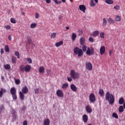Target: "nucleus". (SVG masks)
<instances>
[{
	"label": "nucleus",
	"mask_w": 125,
	"mask_h": 125,
	"mask_svg": "<svg viewBox=\"0 0 125 125\" xmlns=\"http://www.w3.org/2000/svg\"><path fill=\"white\" fill-rule=\"evenodd\" d=\"M95 4L94 3V1H93V0H91L90 1V6H91V7H94V6H95Z\"/></svg>",
	"instance_id": "473e14b6"
},
{
	"label": "nucleus",
	"mask_w": 125,
	"mask_h": 125,
	"mask_svg": "<svg viewBox=\"0 0 125 125\" xmlns=\"http://www.w3.org/2000/svg\"><path fill=\"white\" fill-rule=\"evenodd\" d=\"M5 52H8L9 51V47L7 45L5 46Z\"/></svg>",
	"instance_id": "58836bf2"
},
{
	"label": "nucleus",
	"mask_w": 125,
	"mask_h": 125,
	"mask_svg": "<svg viewBox=\"0 0 125 125\" xmlns=\"http://www.w3.org/2000/svg\"><path fill=\"white\" fill-rule=\"evenodd\" d=\"M56 38V33L54 32L51 34V39H55Z\"/></svg>",
	"instance_id": "c756f323"
},
{
	"label": "nucleus",
	"mask_w": 125,
	"mask_h": 125,
	"mask_svg": "<svg viewBox=\"0 0 125 125\" xmlns=\"http://www.w3.org/2000/svg\"><path fill=\"white\" fill-rule=\"evenodd\" d=\"M71 38L73 42H75V41H76V39L77 38V34H76V33H72Z\"/></svg>",
	"instance_id": "4be33fe9"
},
{
	"label": "nucleus",
	"mask_w": 125,
	"mask_h": 125,
	"mask_svg": "<svg viewBox=\"0 0 125 125\" xmlns=\"http://www.w3.org/2000/svg\"><path fill=\"white\" fill-rule=\"evenodd\" d=\"M105 46H103L100 47V52L101 55H103V54L105 53Z\"/></svg>",
	"instance_id": "9d476101"
},
{
	"label": "nucleus",
	"mask_w": 125,
	"mask_h": 125,
	"mask_svg": "<svg viewBox=\"0 0 125 125\" xmlns=\"http://www.w3.org/2000/svg\"><path fill=\"white\" fill-rule=\"evenodd\" d=\"M31 68V65L27 64L25 66L24 71H25V72H30Z\"/></svg>",
	"instance_id": "ddd939ff"
},
{
	"label": "nucleus",
	"mask_w": 125,
	"mask_h": 125,
	"mask_svg": "<svg viewBox=\"0 0 125 125\" xmlns=\"http://www.w3.org/2000/svg\"><path fill=\"white\" fill-rule=\"evenodd\" d=\"M89 100L90 103H95V101H96L95 95H94L93 93H91L89 96Z\"/></svg>",
	"instance_id": "20e7f679"
},
{
	"label": "nucleus",
	"mask_w": 125,
	"mask_h": 125,
	"mask_svg": "<svg viewBox=\"0 0 125 125\" xmlns=\"http://www.w3.org/2000/svg\"><path fill=\"white\" fill-rule=\"evenodd\" d=\"M80 44H81V45H84V43L85 42V40L84 39V38L83 37H82L80 38Z\"/></svg>",
	"instance_id": "f3484780"
},
{
	"label": "nucleus",
	"mask_w": 125,
	"mask_h": 125,
	"mask_svg": "<svg viewBox=\"0 0 125 125\" xmlns=\"http://www.w3.org/2000/svg\"><path fill=\"white\" fill-rule=\"evenodd\" d=\"M5 28L7 30H10V29H11V26H10V25H6L5 26Z\"/></svg>",
	"instance_id": "de8ad7c7"
},
{
	"label": "nucleus",
	"mask_w": 125,
	"mask_h": 125,
	"mask_svg": "<svg viewBox=\"0 0 125 125\" xmlns=\"http://www.w3.org/2000/svg\"><path fill=\"white\" fill-rule=\"evenodd\" d=\"M56 94L59 97H63V96H64V93H63V92L60 89H58L56 91Z\"/></svg>",
	"instance_id": "1a4fd4ad"
},
{
	"label": "nucleus",
	"mask_w": 125,
	"mask_h": 125,
	"mask_svg": "<svg viewBox=\"0 0 125 125\" xmlns=\"http://www.w3.org/2000/svg\"><path fill=\"white\" fill-rule=\"evenodd\" d=\"M20 94V98L21 100H24L25 99V95H24V93L21 91L19 92Z\"/></svg>",
	"instance_id": "2eb2a0df"
},
{
	"label": "nucleus",
	"mask_w": 125,
	"mask_h": 125,
	"mask_svg": "<svg viewBox=\"0 0 125 125\" xmlns=\"http://www.w3.org/2000/svg\"><path fill=\"white\" fill-rule=\"evenodd\" d=\"M89 41L90 42H94V39H93V38H92V37H90L89 38Z\"/></svg>",
	"instance_id": "3c124183"
},
{
	"label": "nucleus",
	"mask_w": 125,
	"mask_h": 125,
	"mask_svg": "<svg viewBox=\"0 0 125 125\" xmlns=\"http://www.w3.org/2000/svg\"><path fill=\"white\" fill-rule=\"evenodd\" d=\"M70 75L73 80H76V79H79V78H80V73H79V72H76L74 70H71L70 71Z\"/></svg>",
	"instance_id": "7ed1b4c3"
},
{
	"label": "nucleus",
	"mask_w": 125,
	"mask_h": 125,
	"mask_svg": "<svg viewBox=\"0 0 125 125\" xmlns=\"http://www.w3.org/2000/svg\"><path fill=\"white\" fill-rule=\"evenodd\" d=\"M70 88H71V89L72 90V91H74V92H76L77 91V90H78L77 87L74 84H71L70 85Z\"/></svg>",
	"instance_id": "f8f14e48"
},
{
	"label": "nucleus",
	"mask_w": 125,
	"mask_h": 125,
	"mask_svg": "<svg viewBox=\"0 0 125 125\" xmlns=\"http://www.w3.org/2000/svg\"><path fill=\"white\" fill-rule=\"evenodd\" d=\"M28 125V122H27V121H24L23 122V125Z\"/></svg>",
	"instance_id": "4d7b16f0"
},
{
	"label": "nucleus",
	"mask_w": 125,
	"mask_h": 125,
	"mask_svg": "<svg viewBox=\"0 0 125 125\" xmlns=\"http://www.w3.org/2000/svg\"><path fill=\"white\" fill-rule=\"evenodd\" d=\"M37 23H32L30 25V27L31 29H35L37 27Z\"/></svg>",
	"instance_id": "cd10ccee"
},
{
	"label": "nucleus",
	"mask_w": 125,
	"mask_h": 125,
	"mask_svg": "<svg viewBox=\"0 0 125 125\" xmlns=\"http://www.w3.org/2000/svg\"><path fill=\"white\" fill-rule=\"evenodd\" d=\"M12 95L13 99L14 100H16L17 99V95H16V94H14Z\"/></svg>",
	"instance_id": "c03bdc74"
},
{
	"label": "nucleus",
	"mask_w": 125,
	"mask_h": 125,
	"mask_svg": "<svg viewBox=\"0 0 125 125\" xmlns=\"http://www.w3.org/2000/svg\"><path fill=\"white\" fill-rule=\"evenodd\" d=\"M0 91H1V92H2L3 94L6 93L7 92V90H6V89H4L3 88H1Z\"/></svg>",
	"instance_id": "37998d69"
},
{
	"label": "nucleus",
	"mask_w": 125,
	"mask_h": 125,
	"mask_svg": "<svg viewBox=\"0 0 125 125\" xmlns=\"http://www.w3.org/2000/svg\"><path fill=\"white\" fill-rule=\"evenodd\" d=\"M124 102H125V100H124V98H121L119 100V104L120 105H123L124 104Z\"/></svg>",
	"instance_id": "a878e982"
},
{
	"label": "nucleus",
	"mask_w": 125,
	"mask_h": 125,
	"mask_svg": "<svg viewBox=\"0 0 125 125\" xmlns=\"http://www.w3.org/2000/svg\"><path fill=\"white\" fill-rule=\"evenodd\" d=\"M4 108V106L3 105H1L0 106V109L1 110H3Z\"/></svg>",
	"instance_id": "680f3d73"
},
{
	"label": "nucleus",
	"mask_w": 125,
	"mask_h": 125,
	"mask_svg": "<svg viewBox=\"0 0 125 125\" xmlns=\"http://www.w3.org/2000/svg\"><path fill=\"white\" fill-rule=\"evenodd\" d=\"M39 17H40V15L39 14V13H36V15H35V18L36 19H38V18H39Z\"/></svg>",
	"instance_id": "603ef678"
},
{
	"label": "nucleus",
	"mask_w": 125,
	"mask_h": 125,
	"mask_svg": "<svg viewBox=\"0 0 125 125\" xmlns=\"http://www.w3.org/2000/svg\"><path fill=\"white\" fill-rule=\"evenodd\" d=\"M87 50V46L85 45H83L82 49L79 48L78 47H76L74 49V52L76 55H78L79 57H82L83 55V52H86Z\"/></svg>",
	"instance_id": "f257e3e1"
},
{
	"label": "nucleus",
	"mask_w": 125,
	"mask_h": 125,
	"mask_svg": "<svg viewBox=\"0 0 125 125\" xmlns=\"http://www.w3.org/2000/svg\"><path fill=\"white\" fill-rule=\"evenodd\" d=\"M3 96V94L1 91H0V98H1L2 96Z\"/></svg>",
	"instance_id": "13d9d810"
},
{
	"label": "nucleus",
	"mask_w": 125,
	"mask_h": 125,
	"mask_svg": "<svg viewBox=\"0 0 125 125\" xmlns=\"http://www.w3.org/2000/svg\"><path fill=\"white\" fill-rule=\"evenodd\" d=\"M4 67L6 70H9V69H10L11 68L10 64H5L4 65Z\"/></svg>",
	"instance_id": "c85d7f7f"
},
{
	"label": "nucleus",
	"mask_w": 125,
	"mask_h": 125,
	"mask_svg": "<svg viewBox=\"0 0 125 125\" xmlns=\"http://www.w3.org/2000/svg\"><path fill=\"white\" fill-rule=\"evenodd\" d=\"M86 54L87 55H88L89 56H90V55H94V49L92 48L91 49H90V48L88 47L87 48V50L86 51Z\"/></svg>",
	"instance_id": "39448f33"
},
{
	"label": "nucleus",
	"mask_w": 125,
	"mask_h": 125,
	"mask_svg": "<svg viewBox=\"0 0 125 125\" xmlns=\"http://www.w3.org/2000/svg\"><path fill=\"white\" fill-rule=\"evenodd\" d=\"M21 91V92H22V93H24V94H27V93H28V92L29 91V89H28V87H27V86H25L24 87L22 88Z\"/></svg>",
	"instance_id": "9b49d317"
},
{
	"label": "nucleus",
	"mask_w": 125,
	"mask_h": 125,
	"mask_svg": "<svg viewBox=\"0 0 125 125\" xmlns=\"http://www.w3.org/2000/svg\"><path fill=\"white\" fill-rule=\"evenodd\" d=\"M112 117L113 118H115V119H119V116H118V114L116 113H113L112 114Z\"/></svg>",
	"instance_id": "a19ab883"
},
{
	"label": "nucleus",
	"mask_w": 125,
	"mask_h": 125,
	"mask_svg": "<svg viewBox=\"0 0 125 125\" xmlns=\"http://www.w3.org/2000/svg\"><path fill=\"white\" fill-rule=\"evenodd\" d=\"M107 25V20H106V18H103V26H106Z\"/></svg>",
	"instance_id": "72a5a7b5"
},
{
	"label": "nucleus",
	"mask_w": 125,
	"mask_h": 125,
	"mask_svg": "<svg viewBox=\"0 0 125 125\" xmlns=\"http://www.w3.org/2000/svg\"><path fill=\"white\" fill-rule=\"evenodd\" d=\"M72 78V77H70L69 76L67 77V81L68 82H72V81H73V79Z\"/></svg>",
	"instance_id": "8fccbe9b"
},
{
	"label": "nucleus",
	"mask_w": 125,
	"mask_h": 125,
	"mask_svg": "<svg viewBox=\"0 0 125 125\" xmlns=\"http://www.w3.org/2000/svg\"><path fill=\"white\" fill-rule=\"evenodd\" d=\"M12 39V38L11 37V36L9 35L8 36V40H9V41H11Z\"/></svg>",
	"instance_id": "69168bd1"
},
{
	"label": "nucleus",
	"mask_w": 125,
	"mask_h": 125,
	"mask_svg": "<svg viewBox=\"0 0 125 125\" xmlns=\"http://www.w3.org/2000/svg\"><path fill=\"white\" fill-rule=\"evenodd\" d=\"M14 80H15V83L16 84H20V83H21V81H20V80L16 79L15 78H14Z\"/></svg>",
	"instance_id": "2f4dec72"
},
{
	"label": "nucleus",
	"mask_w": 125,
	"mask_h": 125,
	"mask_svg": "<svg viewBox=\"0 0 125 125\" xmlns=\"http://www.w3.org/2000/svg\"><path fill=\"white\" fill-rule=\"evenodd\" d=\"M79 36H82V35H83V30H79Z\"/></svg>",
	"instance_id": "864d4df0"
},
{
	"label": "nucleus",
	"mask_w": 125,
	"mask_h": 125,
	"mask_svg": "<svg viewBox=\"0 0 125 125\" xmlns=\"http://www.w3.org/2000/svg\"><path fill=\"white\" fill-rule=\"evenodd\" d=\"M115 21H121V17L120 16H117L115 17Z\"/></svg>",
	"instance_id": "79ce46f5"
},
{
	"label": "nucleus",
	"mask_w": 125,
	"mask_h": 125,
	"mask_svg": "<svg viewBox=\"0 0 125 125\" xmlns=\"http://www.w3.org/2000/svg\"><path fill=\"white\" fill-rule=\"evenodd\" d=\"M98 35H99V31L98 30H95L91 34L92 37H97Z\"/></svg>",
	"instance_id": "dca6fc26"
},
{
	"label": "nucleus",
	"mask_w": 125,
	"mask_h": 125,
	"mask_svg": "<svg viewBox=\"0 0 125 125\" xmlns=\"http://www.w3.org/2000/svg\"><path fill=\"white\" fill-rule=\"evenodd\" d=\"M83 121L84 123H87V121H88V117L87 115L84 114L83 116Z\"/></svg>",
	"instance_id": "4468645a"
},
{
	"label": "nucleus",
	"mask_w": 125,
	"mask_h": 125,
	"mask_svg": "<svg viewBox=\"0 0 125 125\" xmlns=\"http://www.w3.org/2000/svg\"><path fill=\"white\" fill-rule=\"evenodd\" d=\"M119 112L120 113H122V112H124V107L122 105H120L119 106Z\"/></svg>",
	"instance_id": "f704fd0d"
},
{
	"label": "nucleus",
	"mask_w": 125,
	"mask_h": 125,
	"mask_svg": "<svg viewBox=\"0 0 125 125\" xmlns=\"http://www.w3.org/2000/svg\"><path fill=\"white\" fill-rule=\"evenodd\" d=\"M50 125V121H49V119H45L43 121V125Z\"/></svg>",
	"instance_id": "6ab92c4d"
},
{
	"label": "nucleus",
	"mask_w": 125,
	"mask_h": 125,
	"mask_svg": "<svg viewBox=\"0 0 125 125\" xmlns=\"http://www.w3.org/2000/svg\"><path fill=\"white\" fill-rule=\"evenodd\" d=\"M68 83H65L62 85V88H67V87H68Z\"/></svg>",
	"instance_id": "ea45409f"
},
{
	"label": "nucleus",
	"mask_w": 125,
	"mask_h": 125,
	"mask_svg": "<svg viewBox=\"0 0 125 125\" xmlns=\"http://www.w3.org/2000/svg\"><path fill=\"white\" fill-rule=\"evenodd\" d=\"M53 1L56 3V4H60L61 3V1H58L57 0H53Z\"/></svg>",
	"instance_id": "a18cd8bd"
},
{
	"label": "nucleus",
	"mask_w": 125,
	"mask_h": 125,
	"mask_svg": "<svg viewBox=\"0 0 125 125\" xmlns=\"http://www.w3.org/2000/svg\"><path fill=\"white\" fill-rule=\"evenodd\" d=\"M100 36L101 39H104L105 38V33L104 32H101Z\"/></svg>",
	"instance_id": "e433bc0d"
},
{
	"label": "nucleus",
	"mask_w": 125,
	"mask_h": 125,
	"mask_svg": "<svg viewBox=\"0 0 125 125\" xmlns=\"http://www.w3.org/2000/svg\"><path fill=\"white\" fill-rule=\"evenodd\" d=\"M79 9L81 11H83V13H85V10H86V7L84 5H80L79 6Z\"/></svg>",
	"instance_id": "6e6552de"
},
{
	"label": "nucleus",
	"mask_w": 125,
	"mask_h": 125,
	"mask_svg": "<svg viewBox=\"0 0 125 125\" xmlns=\"http://www.w3.org/2000/svg\"><path fill=\"white\" fill-rule=\"evenodd\" d=\"M1 54H2L4 53V51L3 50V49H1L0 51Z\"/></svg>",
	"instance_id": "338daca9"
},
{
	"label": "nucleus",
	"mask_w": 125,
	"mask_h": 125,
	"mask_svg": "<svg viewBox=\"0 0 125 125\" xmlns=\"http://www.w3.org/2000/svg\"><path fill=\"white\" fill-rule=\"evenodd\" d=\"M10 92H11V94H12V95L13 94H16V93H17L16 89H15V88H14V87L11 88Z\"/></svg>",
	"instance_id": "aec40b11"
},
{
	"label": "nucleus",
	"mask_w": 125,
	"mask_h": 125,
	"mask_svg": "<svg viewBox=\"0 0 125 125\" xmlns=\"http://www.w3.org/2000/svg\"><path fill=\"white\" fill-rule=\"evenodd\" d=\"M10 22L11 23H12V24H16V21L14 18H11Z\"/></svg>",
	"instance_id": "c9c22d12"
},
{
	"label": "nucleus",
	"mask_w": 125,
	"mask_h": 125,
	"mask_svg": "<svg viewBox=\"0 0 125 125\" xmlns=\"http://www.w3.org/2000/svg\"><path fill=\"white\" fill-rule=\"evenodd\" d=\"M20 70L21 72H25V65H21L20 66Z\"/></svg>",
	"instance_id": "b1692460"
},
{
	"label": "nucleus",
	"mask_w": 125,
	"mask_h": 125,
	"mask_svg": "<svg viewBox=\"0 0 125 125\" xmlns=\"http://www.w3.org/2000/svg\"><path fill=\"white\" fill-rule=\"evenodd\" d=\"M99 93V95H101V96H103L104 94V91L102 89H100Z\"/></svg>",
	"instance_id": "7c9ffc66"
},
{
	"label": "nucleus",
	"mask_w": 125,
	"mask_h": 125,
	"mask_svg": "<svg viewBox=\"0 0 125 125\" xmlns=\"http://www.w3.org/2000/svg\"><path fill=\"white\" fill-rule=\"evenodd\" d=\"M11 60H12V63H13V64H16L17 62V59H16V57L14 56H12Z\"/></svg>",
	"instance_id": "412c9836"
},
{
	"label": "nucleus",
	"mask_w": 125,
	"mask_h": 125,
	"mask_svg": "<svg viewBox=\"0 0 125 125\" xmlns=\"http://www.w3.org/2000/svg\"><path fill=\"white\" fill-rule=\"evenodd\" d=\"M26 61H28V63H30V64H32V59L30 58H26Z\"/></svg>",
	"instance_id": "49530a36"
},
{
	"label": "nucleus",
	"mask_w": 125,
	"mask_h": 125,
	"mask_svg": "<svg viewBox=\"0 0 125 125\" xmlns=\"http://www.w3.org/2000/svg\"><path fill=\"white\" fill-rule=\"evenodd\" d=\"M11 114H12V115H15V111L14 110H12V111H11Z\"/></svg>",
	"instance_id": "e2e57ef3"
},
{
	"label": "nucleus",
	"mask_w": 125,
	"mask_h": 125,
	"mask_svg": "<svg viewBox=\"0 0 125 125\" xmlns=\"http://www.w3.org/2000/svg\"><path fill=\"white\" fill-rule=\"evenodd\" d=\"M35 94H39V88L35 89Z\"/></svg>",
	"instance_id": "5fc2aeb1"
},
{
	"label": "nucleus",
	"mask_w": 125,
	"mask_h": 125,
	"mask_svg": "<svg viewBox=\"0 0 125 125\" xmlns=\"http://www.w3.org/2000/svg\"><path fill=\"white\" fill-rule=\"evenodd\" d=\"M27 42L29 43H31L32 41L31 40V38H27Z\"/></svg>",
	"instance_id": "6e6d98bb"
},
{
	"label": "nucleus",
	"mask_w": 125,
	"mask_h": 125,
	"mask_svg": "<svg viewBox=\"0 0 125 125\" xmlns=\"http://www.w3.org/2000/svg\"><path fill=\"white\" fill-rule=\"evenodd\" d=\"M46 3H50L51 2V0H45Z\"/></svg>",
	"instance_id": "bf43d9fd"
},
{
	"label": "nucleus",
	"mask_w": 125,
	"mask_h": 125,
	"mask_svg": "<svg viewBox=\"0 0 125 125\" xmlns=\"http://www.w3.org/2000/svg\"><path fill=\"white\" fill-rule=\"evenodd\" d=\"M1 81H3V80H4V77H3V76H1Z\"/></svg>",
	"instance_id": "774afa93"
},
{
	"label": "nucleus",
	"mask_w": 125,
	"mask_h": 125,
	"mask_svg": "<svg viewBox=\"0 0 125 125\" xmlns=\"http://www.w3.org/2000/svg\"><path fill=\"white\" fill-rule=\"evenodd\" d=\"M114 9H115V10H120V6L116 5L114 6Z\"/></svg>",
	"instance_id": "09e8293b"
},
{
	"label": "nucleus",
	"mask_w": 125,
	"mask_h": 125,
	"mask_svg": "<svg viewBox=\"0 0 125 125\" xmlns=\"http://www.w3.org/2000/svg\"><path fill=\"white\" fill-rule=\"evenodd\" d=\"M109 56H111V55H112V50H109Z\"/></svg>",
	"instance_id": "0e129e2a"
},
{
	"label": "nucleus",
	"mask_w": 125,
	"mask_h": 125,
	"mask_svg": "<svg viewBox=\"0 0 125 125\" xmlns=\"http://www.w3.org/2000/svg\"><path fill=\"white\" fill-rule=\"evenodd\" d=\"M108 23L109 24H114L115 23V21L114 20L112 19L111 18H109L108 19Z\"/></svg>",
	"instance_id": "393cba45"
},
{
	"label": "nucleus",
	"mask_w": 125,
	"mask_h": 125,
	"mask_svg": "<svg viewBox=\"0 0 125 125\" xmlns=\"http://www.w3.org/2000/svg\"><path fill=\"white\" fill-rule=\"evenodd\" d=\"M44 67L43 66H41L39 68V73H44Z\"/></svg>",
	"instance_id": "bb28decb"
},
{
	"label": "nucleus",
	"mask_w": 125,
	"mask_h": 125,
	"mask_svg": "<svg viewBox=\"0 0 125 125\" xmlns=\"http://www.w3.org/2000/svg\"><path fill=\"white\" fill-rule=\"evenodd\" d=\"M15 55L16 56H17V58H18V59H19L20 58V54L19 53V52L18 51H16V52H15Z\"/></svg>",
	"instance_id": "4c0bfd02"
},
{
	"label": "nucleus",
	"mask_w": 125,
	"mask_h": 125,
	"mask_svg": "<svg viewBox=\"0 0 125 125\" xmlns=\"http://www.w3.org/2000/svg\"><path fill=\"white\" fill-rule=\"evenodd\" d=\"M105 97V100L108 101L109 104H114V102H115V97H114V95L113 94L110 93V92L107 91L106 92Z\"/></svg>",
	"instance_id": "f03ea898"
},
{
	"label": "nucleus",
	"mask_w": 125,
	"mask_h": 125,
	"mask_svg": "<svg viewBox=\"0 0 125 125\" xmlns=\"http://www.w3.org/2000/svg\"><path fill=\"white\" fill-rule=\"evenodd\" d=\"M51 72V70L50 69L46 71L47 75H49V74H50Z\"/></svg>",
	"instance_id": "052dcab7"
},
{
	"label": "nucleus",
	"mask_w": 125,
	"mask_h": 125,
	"mask_svg": "<svg viewBox=\"0 0 125 125\" xmlns=\"http://www.w3.org/2000/svg\"><path fill=\"white\" fill-rule=\"evenodd\" d=\"M85 111L87 113L90 114L92 112V108H91V106L90 105L88 104L85 106Z\"/></svg>",
	"instance_id": "0eeeda50"
},
{
	"label": "nucleus",
	"mask_w": 125,
	"mask_h": 125,
	"mask_svg": "<svg viewBox=\"0 0 125 125\" xmlns=\"http://www.w3.org/2000/svg\"><path fill=\"white\" fill-rule=\"evenodd\" d=\"M85 65V68L87 70H88V71H92V64H91L90 62H86Z\"/></svg>",
	"instance_id": "423d86ee"
},
{
	"label": "nucleus",
	"mask_w": 125,
	"mask_h": 125,
	"mask_svg": "<svg viewBox=\"0 0 125 125\" xmlns=\"http://www.w3.org/2000/svg\"><path fill=\"white\" fill-rule=\"evenodd\" d=\"M105 2L107 4H113L114 3V1L112 0H105Z\"/></svg>",
	"instance_id": "5701e85b"
},
{
	"label": "nucleus",
	"mask_w": 125,
	"mask_h": 125,
	"mask_svg": "<svg viewBox=\"0 0 125 125\" xmlns=\"http://www.w3.org/2000/svg\"><path fill=\"white\" fill-rule=\"evenodd\" d=\"M63 43V41H60L55 43V46L56 47H59V46H61V45H62Z\"/></svg>",
	"instance_id": "a211bd4d"
}]
</instances>
